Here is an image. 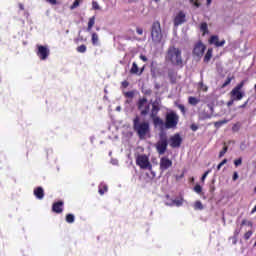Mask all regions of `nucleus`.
Masks as SVG:
<instances>
[{"instance_id":"1","label":"nucleus","mask_w":256,"mask_h":256,"mask_svg":"<svg viewBox=\"0 0 256 256\" xmlns=\"http://www.w3.org/2000/svg\"><path fill=\"white\" fill-rule=\"evenodd\" d=\"M165 59L174 67H183V55L180 48L175 46L168 47Z\"/></svg>"},{"instance_id":"2","label":"nucleus","mask_w":256,"mask_h":256,"mask_svg":"<svg viewBox=\"0 0 256 256\" xmlns=\"http://www.w3.org/2000/svg\"><path fill=\"white\" fill-rule=\"evenodd\" d=\"M133 129L138 135L139 139H145V137H147V135H149V133L151 132L149 122H141V118L139 116H136L133 119Z\"/></svg>"},{"instance_id":"3","label":"nucleus","mask_w":256,"mask_h":256,"mask_svg":"<svg viewBox=\"0 0 256 256\" xmlns=\"http://www.w3.org/2000/svg\"><path fill=\"white\" fill-rule=\"evenodd\" d=\"M179 125V114L175 111L166 113L164 127L165 129H177Z\"/></svg>"},{"instance_id":"4","label":"nucleus","mask_w":256,"mask_h":256,"mask_svg":"<svg viewBox=\"0 0 256 256\" xmlns=\"http://www.w3.org/2000/svg\"><path fill=\"white\" fill-rule=\"evenodd\" d=\"M151 38L153 43H161V41H163V30H161V22L154 21L152 23Z\"/></svg>"},{"instance_id":"5","label":"nucleus","mask_w":256,"mask_h":256,"mask_svg":"<svg viewBox=\"0 0 256 256\" xmlns=\"http://www.w3.org/2000/svg\"><path fill=\"white\" fill-rule=\"evenodd\" d=\"M168 146L169 140L167 139V135L161 134L159 141L155 144L158 155H165Z\"/></svg>"},{"instance_id":"6","label":"nucleus","mask_w":256,"mask_h":256,"mask_svg":"<svg viewBox=\"0 0 256 256\" xmlns=\"http://www.w3.org/2000/svg\"><path fill=\"white\" fill-rule=\"evenodd\" d=\"M244 86H245V81H241L237 86H235L231 90L230 96H231V99H233V101H241V99L245 97V93L241 91V89H243Z\"/></svg>"},{"instance_id":"7","label":"nucleus","mask_w":256,"mask_h":256,"mask_svg":"<svg viewBox=\"0 0 256 256\" xmlns=\"http://www.w3.org/2000/svg\"><path fill=\"white\" fill-rule=\"evenodd\" d=\"M137 107L141 117H147V114L151 111V104H149L145 97L138 100Z\"/></svg>"},{"instance_id":"8","label":"nucleus","mask_w":256,"mask_h":256,"mask_svg":"<svg viewBox=\"0 0 256 256\" xmlns=\"http://www.w3.org/2000/svg\"><path fill=\"white\" fill-rule=\"evenodd\" d=\"M136 165L140 167V169H151V162H149V157L145 154L138 155L136 158Z\"/></svg>"},{"instance_id":"9","label":"nucleus","mask_w":256,"mask_h":256,"mask_svg":"<svg viewBox=\"0 0 256 256\" xmlns=\"http://www.w3.org/2000/svg\"><path fill=\"white\" fill-rule=\"evenodd\" d=\"M205 49H207V47L205 46V44H203V42L198 41L193 48L192 51V55L194 57H198V59H201L205 53Z\"/></svg>"},{"instance_id":"10","label":"nucleus","mask_w":256,"mask_h":256,"mask_svg":"<svg viewBox=\"0 0 256 256\" xmlns=\"http://www.w3.org/2000/svg\"><path fill=\"white\" fill-rule=\"evenodd\" d=\"M37 49V56L39 57V59H41V61H45V59L49 57V48H47V46L37 45Z\"/></svg>"},{"instance_id":"11","label":"nucleus","mask_w":256,"mask_h":256,"mask_svg":"<svg viewBox=\"0 0 256 256\" xmlns=\"http://www.w3.org/2000/svg\"><path fill=\"white\" fill-rule=\"evenodd\" d=\"M181 143H183V138H181V135H179V133L174 134L170 137V147H172V149H177L178 147H181Z\"/></svg>"},{"instance_id":"12","label":"nucleus","mask_w":256,"mask_h":256,"mask_svg":"<svg viewBox=\"0 0 256 256\" xmlns=\"http://www.w3.org/2000/svg\"><path fill=\"white\" fill-rule=\"evenodd\" d=\"M170 167H173V161L167 157H162L160 159V171H167Z\"/></svg>"},{"instance_id":"13","label":"nucleus","mask_w":256,"mask_h":256,"mask_svg":"<svg viewBox=\"0 0 256 256\" xmlns=\"http://www.w3.org/2000/svg\"><path fill=\"white\" fill-rule=\"evenodd\" d=\"M186 17L187 16L185 15V12H183V11L178 12V14L174 18L175 27H179V25H183V23H185V21H187Z\"/></svg>"},{"instance_id":"14","label":"nucleus","mask_w":256,"mask_h":256,"mask_svg":"<svg viewBox=\"0 0 256 256\" xmlns=\"http://www.w3.org/2000/svg\"><path fill=\"white\" fill-rule=\"evenodd\" d=\"M210 45H215V47H223L225 45V40L219 41V36L213 35L209 39Z\"/></svg>"},{"instance_id":"15","label":"nucleus","mask_w":256,"mask_h":256,"mask_svg":"<svg viewBox=\"0 0 256 256\" xmlns=\"http://www.w3.org/2000/svg\"><path fill=\"white\" fill-rule=\"evenodd\" d=\"M63 201L54 202L52 205V211L53 213H63Z\"/></svg>"},{"instance_id":"16","label":"nucleus","mask_w":256,"mask_h":256,"mask_svg":"<svg viewBox=\"0 0 256 256\" xmlns=\"http://www.w3.org/2000/svg\"><path fill=\"white\" fill-rule=\"evenodd\" d=\"M144 71V68H141L139 71V66L137 65V62L132 63V67L130 69V74L131 75H142Z\"/></svg>"},{"instance_id":"17","label":"nucleus","mask_w":256,"mask_h":256,"mask_svg":"<svg viewBox=\"0 0 256 256\" xmlns=\"http://www.w3.org/2000/svg\"><path fill=\"white\" fill-rule=\"evenodd\" d=\"M168 77L172 84L177 83V73L175 72V70L173 68L168 69Z\"/></svg>"},{"instance_id":"18","label":"nucleus","mask_w":256,"mask_h":256,"mask_svg":"<svg viewBox=\"0 0 256 256\" xmlns=\"http://www.w3.org/2000/svg\"><path fill=\"white\" fill-rule=\"evenodd\" d=\"M34 195L36 199H43L45 197V191L43 190V187H37L34 189Z\"/></svg>"},{"instance_id":"19","label":"nucleus","mask_w":256,"mask_h":256,"mask_svg":"<svg viewBox=\"0 0 256 256\" xmlns=\"http://www.w3.org/2000/svg\"><path fill=\"white\" fill-rule=\"evenodd\" d=\"M153 124L155 125V127H163L165 126V122L163 121V119H161V117L159 116H154L151 117Z\"/></svg>"},{"instance_id":"20","label":"nucleus","mask_w":256,"mask_h":256,"mask_svg":"<svg viewBox=\"0 0 256 256\" xmlns=\"http://www.w3.org/2000/svg\"><path fill=\"white\" fill-rule=\"evenodd\" d=\"M159 111H161V108L159 107V105L153 103L151 113H150V117H156L159 114Z\"/></svg>"},{"instance_id":"21","label":"nucleus","mask_w":256,"mask_h":256,"mask_svg":"<svg viewBox=\"0 0 256 256\" xmlns=\"http://www.w3.org/2000/svg\"><path fill=\"white\" fill-rule=\"evenodd\" d=\"M213 57V49L209 48L204 56V63H209Z\"/></svg>"},{"instance_id":"22","label":"nucleus","mask_w":256,"mask_h":256,"mask_svg":"<svg viewBox=\"0 0 256 256\" xmlns=\"http://www.w3.org/2000/svg\"><path fill=\"white\" fill-rule=\"evenodd\" d=\"M201 100H199L198 98L194 97V96H190L188 98V103L189 105H193V107H195V105H199Z\"/></svg>"},{"instance_id":"23","label":"nucleus","mask_w":256,"mask_h":256,"mask_svg":"<svg viewBox=\"0 0 256 256\" xmlns=\"http://www.w3.org/2000/svg\"><path fill=\"white\" fill-rule=\"evenodd\" d=\"M108 189L109 188L107 187V184H100L98 187V193L100 195H105V193H107Z\"/></svg>"},{"instance_id":"24","label":"nucleus","mask_w":256,"mask_h":256,"mask_svg":"<svg viewBox=\"0 0 256 256\" xmlns=\"http://www.w3.org/2000/svg\"><path fill=\"white\" fill-rule=\"evenodd\" d=\"M200 31H202L203 35H207V33H209V27L206 22L201 23Z\"/></svg>"},{"instance_id":"25","label":"nucleus","mask_w":256,"mask_h":256,"mask_svg":"<svg viewBox=\"0 0 256 256\" xmlns=\"http://www.w3.org/2000/svg\"><path fill=\"white\" fill-rule=\"evenodd\" d=\"M95 25V16H92L91 18H89L88 20V27H87V31H91V29H93V26Z\"/></svg>"},{"instance_id":"26","label":"nucleus","mask_w":256,"mask_h":256,"mask_svg":"<svg viewBox=\"0 0 256 256\" xmlns=\"http://www.w3.org/2000/svg\"><path fill=\"white\" fill-rule=\"evenodd\" d=\"M194 209L196 210V211H203V203H201V201H196L195 203H194Z\"/></svg>"},{"instance_id":"27","label":"nucleus","mask_w":256,"mask_h":256,"mask_svg":"<svg viewBox=\"0 0 256 256\" xmlns=\"http://www.w3.org/2000/svg\"><path fill=\"white\" fill-rule=\"evenodd\" d=\"M227 120H220L217 122H214V127H216V129H219L220 127H223V125L227 124Z\"/></svg>"},{"instance_id":"28","label":"nucleus","mask_w":256,"mask_h":256,"mask_svg":"<svg viewBox=\"0 0 256 256\" xmlns=\"http://www.w3.org/2000/svg\"><path fill=\"white\" fill-rule=\"evenodd\" d=\"M99 43V35L95 32L92 33V45Z\"/></svg>"},{"instance_id":"29","label":"nucleus","mask_w":256,"mask_h":256,"mask_svg":"<svg viewBox=\"0 0 256 256\" xmlns=\"http://www.w3.org/2000/svg\"><path fill=\"white\" fill-rule=\"evenodd\" d=\"M66 222H67V223H75V215H73V214H67V215H66Z\"/></svg>"},{"instance_id":"30","label":"nucleus","mask_w":256,"mask_h":256,"mask_svg":"<svg viewBox=\"0 0 256 256\" xmlns=\"http://www.w3.org/2000/svg\"><path fill=\"white\" fill-rule=\"evenodd\" d=\"M198 87H199L200 91H203L204 93H207V91L209 89L207 87V85H204L203 81L199 82Z\"/></svg>"},{"instance_id":"31","label":"nucleus","mask_w":256,"mask_h":256,"mask_svg":"<svg viewBox=\"0 0 256 256\" xmlns=\"http://www.w3.org/2000/svg\"><path fill=\"white\" fill-rule=\"evenodd\" d=\"M81 3H83V0H75L74 3L70 6L71 11H73V9H77Z\"/></svg>"},{"instance_id":"32","label":"nucleus","mask_w":256,"mask_h":256,"mask_svg":"<svg viewBox=\"0 0 256 256\" xmlns=\"http://www.w3.org/2000/svg\"><path fill=\"white\" fill-rule=\"evenodd\" d=\"M234 77H227V79L225 80V82L222 84V89H225V87H227V85H231V81H233Z\"/></svg>"},{"instance_id":"33","label":"nucleus","mask_w":256,"mask_h":256,"mask_svg":"<svg viewBox=\"0 0 256 256\" xmlns=\"http://www.w3.org/2000/svg\"><path fill=\"white\" fill-rule=\"evenodd\" d=\"M177 107L181 111L182 115H184V116L187 115V108H185V105L178 104Z\"/></svg>"},{"instance_id":"34","label":"nucleus","mask_w":256,"mask_h":256,"mask_svg":"<svg viewBox=\"0 0 256 256\" xmlns=\"http://www.w3.org/2000/svg\"><path fill=\"white\" fill-rule=\"evenodd\" d=\"M92 9L94 11H101V6H99V3L97 1H92Z\"/></svg>"},{"instance_id":"35","label":"nucleus","mask_w":256,"mask_h":256,"mask_svg":"<svg viewBox=\"0 0 256 256\" xmlns=\"http://www.w3.org/2000/svg\"><path fill=\"white\" fill-rule=\"evenodd\" d=\"M77 51H78V53H85L87 51V46L82 44V45L77 47Z\"/></svg>"},{"instance_id":"36","label":"nucleus","mask_w":256,"mask_h":256,"mask_svg":"<svg viewBox=\"0 0 256 256\" xmlns=\"http://www.w3.org/2000/svg\"><path fill=\"white\" fill-rule=\"evenodd\" d=\"M228 147L227 146H224L223 149L220 151L219 153V158L221 159V157H224L225 156V153H227L228 151Z\"/></svg>"},{"instance_id":"37","label":"nucleus","mask_w":256,"mask_h":256,"mask_svg":"<svg viewBox=\"0 0 256 256\" xmlns=\"http://www.w3.org/2000/svg\"><path fill=\"white\" fill-rule=\"evenodd\" d=\"M251 235H253V231L249 230L248 232H246L244 234L245 241H249V239H251Z\"/></svg>"},{"instance_id":"38","label":"nucleus","mask_w":256,"mask_h":256,"mask_svg":"<svg viewBox=\"0 0 256 256\" xmlns=\"http://www.w3.org/2000/svg\"><path fill=\"white\" fill-rule=\"evenodd\" d=\"M125 97H127L128 99H133V97H135V92L133 91H128V92H125Z\"/></svg>"},{"instance_id":"39","label":"nucleus","mask_w":256,"mask_h":256,"mask_svg":"<svg viewBox=\"0 0 256 256\" xmlns=\"http://www.w3.org/2000/svg\"><path fill=\"white\" fill-rule=\"evenodd\" d=\"M194 191H195V193L199 194V193H202L203 188L201 187V185L196 184L195 187H194Z\"/></svg>"},{"instance_id":"40","label":"nucleus","mask_w":256,"mask_h":256,"mask_svg":"<svg viewBox=\"0 0 256 256\" xmlns=\"http://www.w3.org/2000/svg\"><path fill=\"white\" fill-rule=\"evenodd\" d=\"M173 205H176V207H181V205H183V199L173 200Z\"/></svg>"},{"instance_id":"41","label":"nucleus","mask_w":256,"mask_h":256,"mask_svg":"<svg viewBox=\"0 0 256 256\" xmlns=\"http://www.w3.org/2000/svg\"><path fill=\"white\" fill-rule=\"evenodd\" d=\"M209 173H211V170H207L201 177V181L202 183H205V179H207V175H209Z\"/></svg>"},{"instance_id":"42","label":"nucleus","mask_w":256,"mask_h":256,"mask_svg":"<svg viewBox=\"0 0 256 256\" xmlns=\"http://www.w3.org/2000/svg\"><path fill=\"white\" fill-rule=\"evenodd\" d=\"M227 163V159L225 158L222 162H220L217 166V171H221V167Z\"/></svg>"},{"instance_id":"43","label":"nucleus","mask_w":256,"mask_h":256,"mask_svg":"<svg viewBox=\"0 0 256 256\" xmlns=\"http://www.w3.org/2000/svg\"><path fill=\"white\" fill-rule=\"evenodd\" d=\"M243 163V159L238 158L234 161V165L235 167H239V165H241Z\"/></svg>"},{"instance_id":"44","label":"nucleus","mask_w":256,"mask_h":256,"mask_svg":"<svg viewBox=\"0 0 256 256\" xmlns=\"http://www.w3.org/2000/svg\"><path fill=\"white\" fill-rule=\"evenodd\" d=\"M243 225H249L250 227H252L253 223L251 221L247 222V220H242L241 226L243 227Z\"/></svg>"},{"instance_id":"45","label":"nucleus","mask_w":256,"mask_h":256,"mask_svg":"<svg viewBox=\"0 0 256 256\" xmlns=\"http://www.w3.org/2000/svg\"><path fill=\"white\" fill-rule=\"evenodd\" d=\"M123 89H127V87H129V82L127 80H124L122 83H121Z\"/></svg>"},{"instance_id":"46","label":"nucleus","mask_w":256,"mask_h":256,"mask_svg":"<svg viewBox=\"0 0 256 256\" xmlns=\"http://www.w3.org/2000/svg\"><path fill=\"white\" fill-rule=\"evenodd\" d=\"M232 179H233V181H237V179H239V174L237 172H234Z\"/></svg>"},{"instance_id":"47","label":"nucleus","mask_w":256,"mask_h":256,"mask_svg":"<svg viewBox=\"0 0 256 256\" xmlns=\"http://www.w3.org/2000/svg\"><path fill=\"white\" fill-rule=\"evenodd\" d=\"M136 33H137L138 35H143V28L137 27V28H136Z\"/></svg>"},{"instance_id":"48","label":"nucleus","mask_w":256,"mask_h":256,"mask_svg":"<svg viewBox=\"0 0 256 256\" xmlns=\"http://www.w3.org/2000/svg\"><path fill=\"white\" fill-rule=\"evenodd\" d=\"M140 59L142 61H144V63H147V61H148L147 56H145V55H140Z\"/></svg>"},{"instance_id":"49","label":"nucleus","mask_w":256,"mask_h":256,"mask_svg":"<svg viewBox=\"0 0 256 256\" xmlns=\"http://www.w3.org/2000/svg\"><path fill=\"white\" fill-rule=\"evenodd\" d=\"M190 129H192L193 131H197V129H199V127L197 125H195V124H192L190 126Z\"/></svg>"},{"instance_id":"50","label":"nucleus","mask_w":256,"mask_h":256,"mask_svg":"<svg viewBox=\"0 0 256 256\" xmlns=\"http://www.w3.org/2000/svg\"><path fill=\"white\" fill-rule=\"evenodd\" d=\"M155 62H152L150 67H151V73H155Z\"/></svg>"},{"instance_id":"51","label":"nucleus","mask_w":256,"mask_h":256,"mask_svg":"<svg viewBox=\"0 0 256 256\" xmlns=\"http://www.w3.org/2000/svg\"><path fill=\"white\" fill-rule=\"evenodd\" d=\"M185 177V173H182L180 176H176V181L183 179Z\"/></svg>"},{"instance_id":"52","label":"nucleus","mask_w":256,"mask_h":256,"mask_svg":"<svg viewBox=\"0 0 256 256\" xmlns=\"http://www.w3.org/2000/svg\"><path fill=\"white\" fill-rule=\"evenodd\" d=\"M235 100H233V98H231L230 101L227 102V107H231V105H233Z\"/></svg>"},{"instance_id":"53","label":"nucleus","mask_w":256,"mask_h":256,"mask_svg":"<svg viewBox=\"0 0 256 256\" xmlns=\"http://www.w3.org/2000/svg\"><path fill=\"white\" fill-rule=\"evenodd\" d=\"M48 3H51V5H57V0H46Z\"/></svg>"},{"instance_id":"54","label":"nucleus","mask_w":256,"mask_h":256,"mask_svg":"<svg viewBox=\"0 0 256 256\" xmlns=\"http://www.w3.org/2000/svg\"><path fill=\"white\" fill-rule=\"evenodd\" d=\"M249 103V100H247L243 105H241L240 107L243 109L244 107H247V104Z\"/></svg>"},{"instance_id":"55","label":"nucleus","mask_w":256,"mask_h":256,"mask_svg":"<svg viewBox=\"0 0 256 256\" xmlns=\"http://www.w3.org/2000/svg\"><path fill=\"white\" fill-rule=\"evenodd\" d=\"M19 8L21 9V11L25 10V6H23V4H19Z\"/></svg>"},{"instance_id":"56","label":"nucleus","mask_w":256,"mask_h":256,"mask_svg":"<svg viewBox=\"0 0 256 256\" xmlns=\"http://www.w3.org/2000/svg\"><path fill=\"white\" fill-rule=\"evenodd\" d=\"M204 119H211V115L207 114Z\"/></svg>"},{"instance_id":"57","label":"nucleus","mask_w":256,"mask_h":256,"mask_svg":"<svg viewBox=\"0 0 256 256\" xmlns=\"http://www.w3.org/2000/svg\"><path fill=\"white\" fill-rule=\"evenodd\" d=\"M206 1H207V5H211L212 0H206Z\"/></svg>"},{"instance_id":"58","label":"nucleus","mask_w":256,"mask_h":256,"mask_svg":"<svg viewBox=\"0 0 256 256\" xmlns=\"http://www.w3.org/2000/svg\"><path fill=\"white\" fill-rule=\"evenodd\" d=\"M236 125L233 126L232 131H237V128H235Z\"/></svg>"},{"instance_id":"59","label":"nucleus","mask_w":256,"mask_h":256,"mask_svg":"<svg viewBox=\"0 0 256 256\" xmlns=\"http://www.w3.org/2000/svg\"><path fill=\"white\" fill-rule=\"evenodd\" d=\"M236 125L233 126L232 131H237V128H235Z\"/></svg>"},{"instance_id":"60","label":"nucleus","mask_w":256,"mask_h":256,"mask_svg":"<svg viewBox=\"0 0 256 256\" xmlns=\"http://www.w3.org/2000/svg\"><path fill=\"white\" fill-rule=\"evenodd\" d=\"M194 5H195V7H199V3L198 2H195Z\"/></svg>"},{"instance_id":"61","label":"nucleus","mask_w":256,"mask_h":256,"mask_svg":"<svg viewBox=\"0 0 256 256\" xmlns=\"http://www.w3.org/2000/svg\"><path fill=\"white\" fill-rule=\"evenodd\" d=\"M237 235H239V231H235V237H237Z\"/></svg>"},{"instance_id":"62","label":"nucleus","mask_w":256,"mask_h":256,"mask_svg":"<svg viewBox=\"0 0 256 256\" xmlns=\"http://www.w3.org/2000/svg\"><path fill=\"white\" fill-rule=\"evenodd\" d=\"M155 1V3H159V1H161V0H154Z\"/></svg>"},{"instance_id":"63","label":"nucleus","mask_w":256,"mask_h":256,"mask_svg":"<svg viewBox=\"0 0 256 256\" xmlns=\"http://www.w3.org/2000/svg\"><path fill=\"white\" fill-rule=\"evenodd\" d=\"M235 243H237V240L234 241V245H235Z\"/></svg>"},{"instance_id":"64","label":"nucleus","mask_w":256,"mask_h":256,"mask_svg":"<svg viewBox=\"0 0 256 256\" xmlns=\"http://www.w3.org/2000/svg\"><path fill=\"white\" fill-rule=\"evenodd\" d=\"M192 181H195V178H192Z\"/></svg>"}]
</instances>
